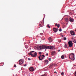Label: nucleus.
<instances>
[{
  "label": "nucleus",
  "mask_w": 76,
  "mask_h": 76,
  "mask_svg": "<svg viewBox=\"0 0 76 76\" xmlns=\"http://www.w3.org/2000/svg\"><path fill=\"white\" fill-rule=\"evenodd\" d=\"M68 20V18H66L65 19V20L66 21V22H67V20Z\"/></svg>",
  "instance_id": "obj_28"
},
{
  "label": "nucleus",
  "mask_w": 76,
  "mask_h": 76,
  "mask_svg": "<svg viewBox=\"0 0 76 76\" xmlns=\"http://www.w3.org/2000/svg\"><path fill=\"white\" fill-rule=\"evenodd\" d=\"M53 31L55 32H57L58 31V28H54L53 29Z\"/></svg>",
  "instance_id": "obj_10"
},
{
  "label": "nucleus",
  "mask_w": 76,
  "mask_h": 76,
  "mask_svg": "<svg viewBox=\"0 0 76 76\" xmlns=\"http://www.w3.org/2000/svg\"><path fill=\"white\" fill-rule=\"evenodd\" d=\"M39 54H41V52H39Z\"/></svg>",
  "instance_id": "obj_34"
},
{
  "label": "nucleus",
  "mask_w": 76,
  "mask_h": 76,
  "mask_svg": "<svg viewBox=\"0 0 76 76\" xmlns=\"http://www.w3.org/2000/svg\"><path fill=\"white\" fill-rule=\"evenodd\" d=\"M24 66L25 67L26 66V64H25V65H24Z\"/></svg>",
  "instance_id": "obj_39"
},
{
  "label": "nucleus",
  "mask_w": 76,
  "mask_h": 76,
  "mask_svg": "<svg viewBox=\"0 0 76 76\" xmlns=\"http://www.w3.org/2000/svg\"><path fill=\"white\" fill-rule=\"evenodd\" d=\"M64 47H65V48H67V45H66V44H65V45Z\"/></svg>",
  "instance_id": "obj_22"
},
{
  "label": "nucleus",
  "mask_w": 76,
  "mask_h": 76,
  "mask_svg": "<svg viewBox=\"0 0 76 76\" xmlns=\"http://www.w3.org/2000/svg\"><path fill=\"white\" fill-rule=\"evenodd\" d=\"M40 35H43V34H42V33H40Z\"/></svg>",
  "instance_id": "obj_37"
},
{
  "label": "nucleus",
  "mask_w": 76,
  "mask_h": 76,
  "mask_svg": "<svg viewBox=\"0 0 76 76\" xmlns=\"http://www.w3.org/2000/svg\"><path fill=\"white\" fill-rule=\"evenodd\" d=\"M48 53H46V56H48Z\"/></svg>",
  "instance_id": "obj_31"
},
{
  "label": "nucleus",
  "mask_w": 76,
  "mask_h": 76,
  "mask_svg": "<svg viewBox=\"0 0 76 76\" xmlns=\"http://www.w3.org/2000/svg\"><path fill=\"white\" fill-rule=\"evenodd\" d=\"M29 56H31L33 57H35L37 56V52H35L34 51H32L30 53H28Z\"/></svg>",
  "instance_id": "obj_1"
},
{
  "label": "nucleus",
  "mask_w": 76,
  "mask_h": 76,
  "mask_svg": "<svg viewBox=\"0 0 76 76\" xmlns=\"http://www.w3.org/2000/svg\"><path fill=\"white\" fill-rule=\"evenodd\" d=\"M66 39H67V38H66V37L64 38V40H66Z\"/></svg>",
  "instance_id": "obj_25"
},
{
  "label": "nucleus",
  "mask_w": 76,
  "mask_h": 76,
  "mask_svg": "<svg viewBox=\"0 0 76 76\" xmlns=\"http://www.w3.org/2000/svg\"><path fill=\"white\" fill-rule=\"evenodd\" d=\"M57 27L58 28H59V27H60V24H58L57 25Z\"/></svg>",
  "instance_id": "obj_24"
},
{
  "label": "nucleus",
  "mask_w": 76,
  "mask_h": 76,
  "mask_svg": "<svg viewBox=\"0 0 76 76\" xmlns=\"http://www.w3.org/2000/svg\"><path fill=\"white\" fill-rule=\"evenodd\" d=\"M52 48L53 50H54V49H55V48H54V46H52Z\"/></svg>",
  "instance_id": "obj_23"
},
{
  "label": "nucleus",
  "mask_w": 76,
  "mask_h": 76,
  "mask_svg": "<svg viewBox=\"0 0 76 76\" xmlns=\"http://www.w3.org/2000/svg\"><path fill=\"white\" fill-rule=\"evenodd\" d=\"M52 49V46H47V48L46 49Z\"/></svg>",
  "instance_id": "obj_14"
},
{
  "label": "nucleus",
  "mask_w": 76,
  "mask_h": 76,
  "mask_svg": "<svg viewBox=\"0 0 76 76\" xmlns=\"http://www.w3.org/2000/svg\"><path fill=\"white\" fill-rule=\"evenodd\" d=\"M42 57H40V59H42Z\"/></svg>",
  "instance_id": "obj_42"
},
{
  "label": "nucleus",
  "mask_w": 76,
  "mask_h": 76,
  "mask_svg": "<svg viewBox=\"0 0 76 76\" xmlns=\"http://www.w3.org/2000/svg\"><path fill=\"white\" fill-rule=\"evenodd\" d=\"M59 31H60V32H61L62 31L61 28L60 29H59Z\"/></svg>",
  "instance_id": "obj_27"
},
{
  "label": "nucleus",
  "mask_w": 76,
  "mask_h": 76,
  "mask_svg": "<svg viewBox=\"0 0 76 76\" xmlns=\"http://www.w3.org/2000/svg\"><path fill=\"white\" fill-rule=\"evenodd\" d=\"M44 57H45V56L44 55H42V56L41 55H40L39 57L38 58L41 61H42L43 58H44Z\"/></svg>",
  "instance_id": "obj_4"
},
{
  "label": "nucleus",
  "mask_w": 76,
  "mask_h": 76,
  "mask_svg": "<svg viewBox=\"0 0 76 76\" xmlns=\"http://www.w3.org/2000/svg\"><path fill=\"white\" fill-rule=\"evenodd\" d=\"M53 64H50V65L49 66V68H51L53 67Z\"/></svg>",
  "instance_id": "obj_15"
},
{
  "label": "nucleus",
  "mask_w": 76,
  "mask_h": 76,
  "mask_svg": "<svg viewBox=\"0 0 76 76\" xmlns=\"http://www.w3.org/2000/svg\"><path fill=\"white\" fill-rule=\"evenodd\" d=\"M23 62L24 61L23 60V59H20L19 61V64H20V65H21L22 64H23Z\"/></svg>",
  "instance_id": "obj_6"
},
{
  "label": "nucleus",
  "mask_w": 76,
  "mask_h": 76,
  "mask_svg": "<svg viewBox=\"0 0 76 76\" xmlns=\"http://www.w3.org/2000/svg\"><path fill=\"white\" fill-rule=\"evenodd\" d=\"M46 49H45V51H46Z\"/></svg>",
  "instance_id": "obj_44"
},
{
  "label": "nucleus",
  "mask_w": 76,
  "mask_h": 76,
  "mask_svg": "<svg viewBox=\"0 0 76 76\" xmlns=\"http://www.w3.org/2000/svg\"><path fill=\"white\" fill-rule=\"evenodd\" d=\"M75 76H76V71H75Z\"/></svg>",
  "instance_id": "obj_32"
},
{
  "label": "nucleus",
  "mask_w": 76,
  "mask_h": 76,
  "mask_svg": "<svg viewBox=\"0 0 76 76\" xmlns=\"http://www.w3.org/2000/svg\"><path fill=\"white\" fill-rule=\"evenodd\" d=\"M57 73V72H54V73Z\"/></svg>",
  "instance_id": "obj_43"
},
{
  "label": "nucleus",
  "mask_w": 76,
  "mask_h": 76,
  "mask_svg": "<svg viewBox=\"0 0 76 76\" xmlns=\"http://www.w3.org/2000/svg\"><path fill=\"white\" fill-rule=\"evenodd\" d=\"M73 42L74 43H76V41L75 40H73Z\"/></svg>",
  "instance_id": "obj_26"
},
{
  "label": "nucleus",
  "mask_w": 76,
  "mask_h": 76,
  "mask_svg": "<svg viewBox=\"0 0 76 76\" xmlns=\"http://www.w3.org/2000/svg\"><path fill=\"white\" fill-rule=\"evenodd\" d=\"M47 74H45L44 75H42L41 76H46Z\"/></svg>",
  "instance_id": "obj_18"
},
{
  "label": "nucleus",
  "mask_w": 76,
  "mask_h": 76,
  "mask_svg": "<svg viewBox=\"0 0 76 76\" xmlns=\"http://www.w3.org/2000/svg\"><path fill=\"white\" fill-rule=\"evenodd\" d=\"M61 75H64V72H62L61 73Z\"/></svg>",
  "instance_id": "obj_29"
},
{
  "label": "nucleus",
  "mask_w": 76,
  "mask_h": 76,
  "mask_svg": "<svg viewBox=\"0 0 76 76\" xmlns=\"http://www.w3.org/2000/svg\"><path fill=\"white\" fill-rule=\"evenodd\" d=\"M75 31H76V30H75Z\"/></svg>",
  "instance_id": "obj_45"
},
{
  "label": "nucleus",
  "mask_w": 76,
  "mask_h": 76,
  "mask_svg": "<svg viewBox=\"0 0 76 76\" xmlns=\"http://www.w3.org/2000/svg\"><path fill=\"white\" fill-rule=\"evenodd\" d=\"M48 40H49V42L50 43L51 42H52L53 41V39H52V38H51V37H49L48 38Z\"/></svg>",
  "instance_id": "obj_8"
},
{
  "label": "nucleus",
  "mask_w": 76,
  "mask_h": 76,
  "mask_svg": "<svg viewBox=\"0 0 76 76\" xmlns=\"http://www.w3.org/2000/svg\"><path fill=\"white\" fill-rule=\"evenodd\" d=\"M16 67V64L14 65V67Z\"/></svg>",
  "instance_id": "obj_36"
},
{
  "label": "nucleus",
  "mask_w": 76,
  "mask_h": 76,
  "mask_svg": "<svg viewBox=\"0 0 76 76\" xmlns=\"http://www.w3.org/2000/svg\"><path fill=\"white\" fill-rule=\"evenodd\" d=\"M39 48H40V49H41V50H42V49H45V48L47 49V46H40L39 47Z\"/></svg>",
  "instance_id": "obj_3"
},
{
  "label": "nucleus",
  "mask_w": 76,
  "mask_h": 76,
  "mask_svg": "<svg viewBox=\"0 0 76 76\" xmlns=\"http://www.w3.org/2000/svg\"><path fill=\"white\" fill-rule=\"evenodd\" d=\"M61 37H63V35H61Z\"/></svg>",
  "instance_id": "obj_40"
},
{
  "label": "nucleus",
  "mask_w": 76,
  "mask_h": 76,
  "mask_svg": "<svg viewBox=\"0 0 76 76\" xmlns=\"http://www.w3.org/2000/svg\"><path fill=\"white\" fill-rule=\"evenodd\" d=\"M58 52H60V50H58Z\"/></svg>",
  "instance_id": "obj_41"
},
{
  "label": "nucleus",
  "mask_w": 76,
  "mask_h": 76,
  "mask_svg": "<svg viewBox=\"0 0 76 76\" xmlns=\"http://www.w3.org/2000/svg\"><path fill=\"white\" fill-rule=\"evenodd\" d=\"M69 21L71 22H73L74 21V19H73L72 18H70L69 19Z\"/></svg>",
  "instance_id": "obj_7"
},
{
  "label": "nucleus",
  "mask_w": 76,
  "mask_h": 76,
  "mask_svg": "<svg viewBox=\"0 0 76 76\" xmlns=\"http://www.w3.org/2000/svg\"><path fill=\"white\" fill-rule=\"evenodd\" d=\"M61 40H59L58 41L59 42H61Z\"/></svg>",
  "instance_id": "obj_38"
},
{
  "label": "nucleus",
  "mask_w": 76,
  "mask_h": 76,
  "mask_svg": "<svg viewBox=\"0 0 76 76\" xmlns=\"http://www.w3.org/2000/svg\"><path fill=\"white\" fill-rule=\"evenodd\" d=\"M28 60H29V61L31 60V59L29 58H28Z\"/></svg>",
  "instance_id": "obj_30"
},
{
  "label": "nucleus",
  "mask_w": 76,
  "mask_h": 76,
  "mask_svg": "<svg viewBox=\"0 0 76 76\" xmlns=\"http://www.w3.org/2000/svg\"><path fill=\"white\" fill-rule=\"evenodd\" d=\"M45 63L46 64H47L48 63V61L47 60L45 61Z\"/></svg>",
  "instance_id": "obj_16"
},
{
  "label": "nucleus",
  "mask_w": 76,
  "mask_h": 76,
  "mask_svg": "<svg viewBox=\"0 0 76 76\" xmlns=\"http://www.w3.org/2000/svg\"><path fill=\"white\" fill-rule=\"evenodd\" d=\"M29 70L31 72H33L34 71V67H31L29 69Z\"/></svg>",
  "instance_id": "obj_11"
},
{
  "label": "nucleus",
  "mask_w": 76,
  "mask_h": 76,
  "mask_svg": "<svg viewBox=\"0 0 76 76\" xmlns=\"http://www.w3.org/2000/svg\"><path fill=\"white\" fill-rule=\"evenodd\" d=\"M55 54H56V52L55 51H53L51 52V55L52 56H54Z\"/></svg>",
  "instance_id": "obj_13"
},
{
  "label": "nucleus",
  "mask_w": 76,
  "mask_h": 76,
  "mask_svg": "<svg viewBox=\"0 0 76 76\" xmlns=\"http://www.w3.org/2000/svg\"><path fill=\"white\" fill-rule=\"evenodd\" d=\"M42 40H43V41H44V40H45V38L44 37H43L42 38Z\"/></svg>",
  "instance_id": "obj_19"
},
{
  "label": "nucleus",
  "mask_w": 76,
  "mask_h": 76,
  "mask_svg": "<svg viewBox=\"0 0 76 76\" xmlns=\"http://www.w3.org/2000/svg\"><path fill=\"white\" fill-rule=\"evenodd\" d=\"M70 34L72 35H75V32L73 31H70Z\"/></svg>",
  "instance_id": "obj_12"
},
{
  "label": "nucleus",
  "mask_w": 76,
  "mask_h": 76,
  "mask_svg": "<svg viewBox=\"0 0 76 76\" xmlns=\"http://www.w3.org/2000/svg\"><path fill=\"white\" fill-rule=\"evenodd\" d=\"M69 57L70 59L73 61L75 60V54L72 53H71L69 56Z\"/></svg>",
  "instance_id": "obj_2"
},
{
  "label": "nucleus",
  "mask_w": 76,
  "mask_h": 76,
  "mask_svg": "<svg viewBox=\"0 0 76 76\" xmlns=\"http://www.w3.org/2000/svg\"><path fill=\"white\" fill-rule=\"evenodd\" d=\"M25 47L26 48H28V46L27 45H25Z\"/></svg>",
  "instance_id": "obj_20"
},
{
  "label": "nucleus",
  "mask_w": 76,
  "mask_h": 76,
  "mask_svg": "<svg viewBox=\"0 0 76 76\" xmlns=\"http://www.w3.org/2000/svg\"><path fill=\"white\" fill-rule=\"evenodd\" d=\"M44 25V24H43V23L42 22H40V24H39V26L40 27H42Z\"/></svg>",
  "instance_id": "obj_9"
},
{
  "label": "nucleus",
  "mask_w": 76,
  "mask_h": 76,
  "mask_svg": "<svg viewBox=\"0 0 76 76\" xmlns=\"http://www.w3.org/2000/svg\"><path fill=\"white\" fill-rule=\"evenodd\" d=\"M61 58H62V59H64V55H62L61 56Z\"/></svg>",
  "instance_id": "obj_17"
},
{
  "label": "nucleus",
  "mask_w": 76,
  "mask_h": 76,
  "mask_svg": "<svg viewBox=\"0 0 76 76\" xmlns=\"http://www.w3.org/2000/svg\"><path fill=\"white\" fill-rule=\"evenodd\" d=\"M68 44H69V47H72V45H73V43L72 41H69L68 42Z\"/></svg>",
  "instance_id": "obj_5"
},
{
  "label": "nucleus",
  "mask_w": 76,
  "mask_h": 76,
  "mask_svg": "<svg viewBox=\"0 0 76 76\" xmlns=\"http://www.w3.org/2000/svg\"><path fill=\"white\" fill-rule=\"evenodd\" d=\"M47 27H48V28H50V26H49V24H48L47 25Z\"/></svg>",
  "instance_id": "obj_21"
},
{
  "label": "nucleus",
  "mask_w": 76,
  "mask_h": 76,
  "mask_svg": "<svg viewBox=\"0 0 76 76\" xmlns=\"http://www.w3.org/2000/svg\"><path fill=\"white\" fill-rule=\"evenodd\" d=\"M49 61H51V58H50L49 59Z\"/></svg>",
  "instance_id": "obj_35"
},
{
  "label": "nucleus",
  "mask_w": 76,
  "mask_h": 76,
  "mask_svg": "<svg viewBox=\"0 0 76 76\" xmlns=\"http://www.w3.org/2000/svg\"><path fill=\"white\" fill-rule=\"evenodd\" d=\"M58 25V24H57V23H56V24H55V26H57Z\"/></svg>",
  "instance_id": "obj_33"
}]
</instances>
